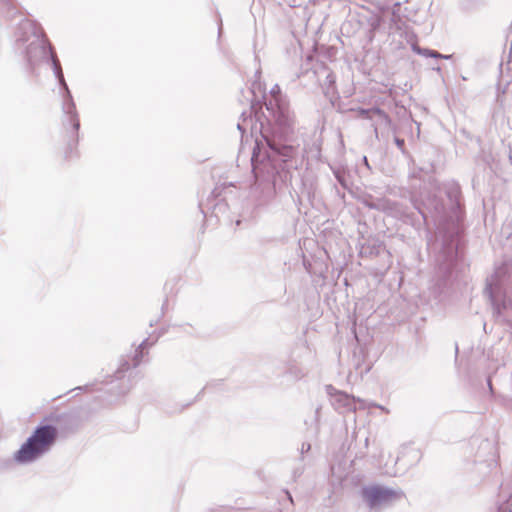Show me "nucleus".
Instances as JSON below:
<instances>
[{"label":"nucleus","mask_w":512,"mask_h":512,"mask_svg":"<svg viewBox=\"0 0 512 512\" xmlns=\"http://www.w3.org/2000/svg\"><path fill=\"white\" fill-rule=\"evenodd\" d=\"M263 98L275 126L271 133H262L261 139L255 141L251 166L255 177L253 189L260 190L264 198H270L275 193V178L280 173L279 168L283 171L296 168L294 159L298 154V147L288 139L292 133V119L284 97L263 95Z\"/></svg>","instance_id":"f257e3e1"},{"label":"nucleus","mask_w":512,"mask_h":512,"mask_svg":"<svg viewBox=\"0 0 512 512\" xmlns=\"http://www.w3.org/2000/svg\"><path fill=\"white\" fill-rule=\"evenodd\" d=\"M16 47L23 50L28 69H34L44 61H51L55 77L63 88L62 111L66 117L63 125L71 126L72 138L77 143V132L80 121L76 111L73 97L64 79L61 64L51 45L47 42L43 29L34 21L24 19L20 22L16 32Z\"/></svg>","instance_id":"f03ea898"},{"label":"nucleus","mask_w":512,"mask_h":512,"mask_svg":"<svg viewBox=\"0 0 512 512\" xmlns=\"http://www.w3.org/2000/svg\"><path fill=\"white\" fill-rule=\"evenodd\" d=\"M57 435V428L53 425L46 424L36 427L32 435L14 454V460L20 464L36 461L51 449Z\"/></svg>","instance_id":"7ed1b4c3"},{"label":"nucleus","mask_w":512,"mask_h":512,"mask_svg":"<svg viewBox=\"0 0 512 512\" xmlns=\"http://www.w3.org/2000/svg\"><path fill=\"white\" fill-rule=\"evenodd\" d=\"M484 293L490 300L496 321L512 328V298L506 294L497 273L487 278Z\"/></svg>","instance_id":"20e7f679"},{"label":"nucleus","mask_w":512,"mask_h":512,"mask_svg":"<svg viewBox=\"0 0 512 512\" xmlns=\"http://www.w3.org/2000/svg\"><path fill=\"white\" fill-rule=\"evenodd\" d=\"M361 495L364 502L372 510H379L391 506L404 498V492L401 489L379 485L364 487L361 491Z\"/></svg>","instance_id":"39448f33"},{"label":"nucleus","mask_w":512,"mask_h":512,"mask_svg":"<svg viewBox=\"0 0 512 512\" xmlns=\"http://www.w3.org/2000/svg\"><path fill=\"white\" fill-rule=\"evenodd\" d=\"M415 207L425 221L431 217L435 222H440L446 217V207L436 194L428 195L421 205H415Z\"/></svg>","instance_id":"423d86ee"},{"label":"nucleus","mask_w":512,"mask_h":512,"mask_svg":"<svg viewBox=\"0 0 512 512\" xmlns=\"http://www.w3.org/2000/svg\"><path fill=\"white\" fill-rule=\"evenodd\" d=\"M457 253V245L452 239L443 242L442 250L436 257L438 268L443 274L451 272L457 258Z\"/></svg>","instance_id":"0eeeda50"},{"label":"nucleus","mask_w":512,"mask_h":512,"mask_svg":"<svg viewBox=\"0 0 512 512\" xmlns=\"http://www.w3.org/2000/svg\"><path fill=\"white\" fill-rule=\"evenodd\" d=\"M327 393L332 397V404L341 412L355 411L356 399L346 393L337 391L331 385L327 386Z\"/></svg>","instance_id":"6e6552de"},{"label":"nucleus","mask_w":512,"mask_h":512,"mask_svg":"<svg viewBox=\"0 0 512 512\" xmlns=\"http://www.w3.org/2000/svg\"><path fill=\"white\" fill-rule=\"evenodd\" d=\"M363 204L371 209L384 211L392 216L398 217L402 215L399 206L396 202H392L389 199L377 198L373 199L371 196L363 198Z\"/></svg>","instance_id":"1a4fd4ad"},{"label":"nucleus","mask_w":512,"mask_h":512,"mask_svg":"<svg viewBox=\"0 0 512 512\" xmlns=\"http://www.w3.org/2000/svg\"><path fill=\"white\" fill-rule=\"evenodd\" d=\"M443 191L446 194L450 209L456 210L459 208V197H460V187L456 182H447L443 185Z\"/></svg>","instance_id":"9d476101"},{"label":"nucleus","mask_w":512,"mask_h":512,"mask_svg":"<svg viewBox=\"0 0 512 512\" xmlns=\"http://www.w3.org/2000/svg\"><path fill=\"white\" fill-rule=\"evenodd\" d=\"M323 72L325 73V79L322 82V89L324 94L330 98L331 100L337 97V89H336V76L335 74L324 68Z\"/></svg>","instance_id":"9b49d317"},{"label":"nucleus","mask_w":512,"mask_h":512,"mask_svg":"<svg viewBox=\"0 0 512 512\" xmlns=\"http://www.w3.org/2000/svg\"><path fill=\"white\" fill-rule=\"evenodd\" d=\"M251 114H252L251 110L248 113L247 112L241 113L242 121L238 122L237 128L241 132L242 135L246 132V130L248 128V123H247L248 118H249L250 122L252 121Z\"/></svg>","instance_id":"f8f14e48"},{"label":"nucleus","mask_w":512,"mask_h":512,"mask_svg":"<svg viewBox=\"0 0 512 512\" xmlns=\"http://www.w3.org/2000/svg\"><path fill=\"white\" fill-rule=\"evenodd\" d=\"M147 346H148V339H145L139 345L140 351L136 350L135 355L132 358V366L133 367H137L140 364V362H141L140 358L142 357V350L145 349Z\"/></svg>","instance_id":"ddd939ff"},{"label":"nucleus","mask_w":512,"mask_h":512,"mask_svg":"<svg viewBox=\"0 0 512 512\" xmlns=\"http://www.w3.org/2000/svg\"><path fill=\"white\" fill-rule=\"evenodd\" d=\"M333 174L335 176V178L337 179V181L339 182V184L347 189L348 188V183H347V179H346V175H345V172L344 170H341V169H333Z\"/></svg>","instance_id":"4468645a"},{"label":"nucleus","mask_w":512,"mask_h":512,"mask_svg":"<svg viewBox=\"0 0 512 512\" xmlns=\"http://www.w3.org/2000/svg\"><path fill=\"white\" fill-rule=\"evenodd\" d=\"M129 368H130V363L128 360L121 361L119 368L115 372V377L117 379H121L123 377L124 372L127 371Z\"/></svg>","instance_id":"2eb2a0df"},{"label":"nucleus","mask_w":512,"mask_h":512,"mask_svg":"<svg viewBox=\"0 0 512 512\" xmlns=\"http://www.w3.org/2000/svg\"><path fill=\"white\" fill-rule=\"evenodd\" d=\"M1 9L5 10L7 15L15 9L12 0H0Z\"/></svg>","instance_id":"dca6fc26"},{"label":"nucleus","mask_w":512,"mask_h":512,"mask_svg":"<svg viewBox=\"0 0 512 512\" xmlns=\"http://www.w3.org/2000/svg\"><path fill=\"white\" fill-rule=\"evenodd\" d=\"M289 373L291 374V376L294 380H299L300 378H302L304 376V373L298 368L290 369Z\"/></svg>","instance_id":"f3484780"},{"label":"nucleus","mask_w":512,"mask_h":512,"mask_svg":"<svg viewBox=\"0 0 512 512\" xmlns=\"http://www.w3.org/2000/svg\"><path fill=\"white\" fill-rule=\"evenodd\" d=\"M399 6H400L399 2H396L393 5L391 21L394 22V23H396L400 19L399 15L397 14V9H398Z\"/></svg>","instance_id":"a211bd4d"},{"label":"nucleus","mask_w":512,"mask_h":512,"mask_svg":"<svg viewBox=\"0 0 512 512\" xmlns=\"http://www.w3.org/2000/svg\"><path fill=\"white\" fill-rule=\"evenodd\" d=\"M413 50H414L417 54L423 55V56H425V57H429V52H432V50H430V49L420 48V47H417V46H414V47H413Z\"/></svg>","instance_id":"6ab92c4d"},{"label":"nucleus","mask_w":512,"mask_h":512,"mask_svg":"<svg viewBox=\"0 0 512 512\" xmlns=\"http://www.w3.org/2000/svg\"><path fill=\"white\" fill-rule=\"evenodd\" d=\"M429 57L441 58V59H449V58H451V55H443V54H440L439 52H437L435 50H432V52H429Z\"/></svg>","instance_id":"aec40b11"},{"label":"nucleus","mask_w":512,"mask_h":512,"mask_svg":"<svg viewBox=\"0 0 512 512\" xmlns=\"http://www.w3.org/2000/svg\"><path fill=\"white\" fill-rule=\"evenodd\" d=\"M269 96L273 97V96H282L281 94V90H280V87L278 84H275L271 90H270V93H269Z\"/></svg>","instance_id":"412c9836"},{"label":"nucleus","mask_w":512,"mask_h":512,"mask_svg":"<svg viewBox=\"0 0 512 512\" xmlns=\"http://www.w3.org/2000/svg\"><path fill=\"white\" fill-rule=\"evenodd\" d=\"M310 449H311V445H310V443L304 442V443H302V445H301L300 453L303 455L304 453L309 452V451H310Z\"/></svg>","instance_id":"4be33fe9"},{"label":"nucleus","mask_w":512,"mask_h":512,"mask_svg":"<svg viewBox=\"0 0 512 512\" xmlns=\"http://www.w3.org/2000/svg\"><path fill=\"white\" fill-rule=\"evenodd\" d=\"M395 143H396V145H397L399 148H402V147L404 146V140H403V139L396 138V139H395Z\"/></svg>","instance_id":"5701e85b"},{"label":"nucleus","mask_w":512,"mask_h":512,"mask_svg":"<svg viewBox=\"0 0 512 512\" xmlns=\"http://www.w3.org/2000/svg\"><path fill=\"white\" fill-rule=\"evenodd\" d=\"M487 384H488V387H489L490 391H492L493 388H492V383H491V378L490 377L487 379Z\"/></svg>","instance_id":"b1692460"},{"label":"nucleus","mask_w":512,"mask_h":512,"mask_svg":"<svg viewBox=\"0 0 512 512\" xmlns=\"http://www.w3.org/2000/svg\"><path fill=\"white\" fill-rule=\"evenodd\" d=\"M373 406L380 408L381 410L385 411L386 413H388V412H389L385 407H383V406H381V405L373 404Z\"/></svg>","instance_id":"393cba45"},{"label":"nucleus","mask_w":512,"mask_h":512,"mask_svg":"<svg viewBox=\"0 0 512 512\" xmlns=\"http://www.w3.org/2000/svg\"><path fill=\"white\" fill-rule=\"evenodd\" d=\"M511 28H512V23H511Z\"/></svg>","instance_id":"a878e982"},{"label":"nucleus","mask_w":512,"mask_h":512,"mask_svg":"<svg viewBox=\"0 0 512 512\" xmlns=\"http://www.w3.org/2000/svg\"><path fill=\"white\" fill-rule=\"evenodd\" d=\"M509 512H512V511H509Z\"/></svg>","instance_id":"bb28decb"}]
</instances>
